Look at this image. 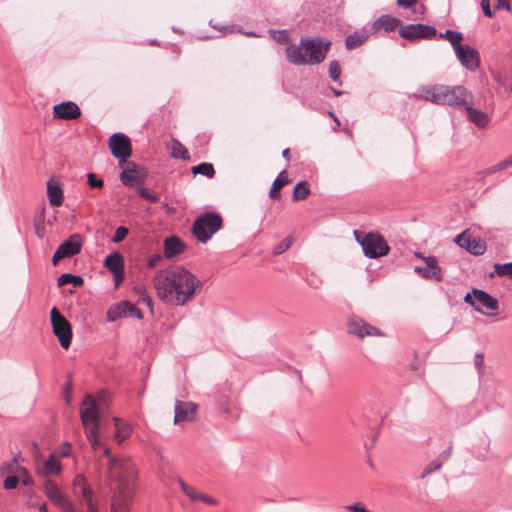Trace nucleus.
<instances>
[{
    "mask_svg": "<svg viewBox=\"0 0 512 512\" xmlns=\"http://www.w3.org/2000/svg\"><path fill=\"white\" fill-rule=\"evenodd\" d=\"M157 296L166 304L184 306L200 292L202 283L181 265L159 270L153 277Z\"/></svg>",
    "mask_w": 512,
    "mask_h": 512,
    "instance_id": "f257e3e1",
    "label": "nucleus"
},
{
    "mask_svg": "<svg viewBox=\"0 0 512 512\" xmlns=\"http://www.w3.org/2000/svg\"><path fill=\"white\" fill-rule=\"evenodd\" d=\"M103 454L108 458V478L115 488V503L125 507L130 501L131 485L136 484V468L128 458L113 456L107 446H103Z\"/></svg>",
    "mask_w": 512,
    "mask_h": 512,
    "instance_id": "f03ea898",
    "label": "nucleus"
},
{
    "mask_svg": "<svg viewBox=\"0 0 512 512\" xmlns=\"http://www.w3.org/2000/svg\"><path fill=\"white\" fill-rule=\"evenodd\" d=\"M409 98L461 109L467 104L468 99H472V95L465 87L460 85H428L422 86L416 92L409 94Z\"/></svg>",
    "mask_w": 512,
    "mask_h": 512,
    "instance_id": "7ed1b4c3",
    "label": "nucleus"
},
{
    "mask_svg": "<svg viewBox=\"0 0 512 512\" xmlns=\"http://www.w3.org/2000/svg\"><path fill=\"white\" fill-rule=\"evenodd\" d=\"M326 39L301 38L300 44L286 47V58L294 65L319 64L324 61L330 47Z\"/></svg>",
    "mask_w": 512,
    "mask_h": 512,
    "instance_id": "20e7f679",
    "label": "nucleus"
},
{
    "mask_svg": "<svg viewBox=\"0 0 512 512\" xmlns=\"http://www.w3.org/2000/svg\"><path fill=\"white\" fill-rule=\"evenodd\" d=\"M221 226L222 218L219 214L206 212L195 219L192 232L198 241L206 243L220 230Z\"/></svg>",
    "mask_w": 512,
    "mask_h": 512,
    "instance_id": "39448f33",
    "label": "nucleus"
},
{
    "mask_svg": "<svg viewBox=\"0 0 512 512\" xmlns=\"http://www.w3.org/2000/svg\"><path fill=\"white\" fill-rule=\"evenodd\" d=\"M356 240L361 245L365 256L375 259L385 256L389 252V247L382 236L379 234L368 233L362 239L358 231H354Z\"/></svg>",
    "mask_w": 512,
    "mask_h": 512,
    "instance_id": "423d86ee",
    "label": "nucleus"
},
{
    "mask_svg": "<svg viewBox=\"0 0 512 512\" xmlns=\"http://www.w3.org/2000/svg\"><path fill=\"white\" fill-rule=\"evenodd\" d=\"M50 316L53 333L58 338L62 348L68 349L72 340L71 324L55 307L51 309Z\"/></svg>",
    "mask_w": 512,
    "mask_h": 512,
    "instance_id": "0eeeda50",
    "label": "nucleus"
},
{
    "mask_svg": "<svg viewBox=\"0 0 512 512\" xmlns=\"http://www.w3.org/2000/svg\"><path fill=\"white\" fill-rule=\"evenodd\" d=\"M464 301L481 314H486L484 309L496 311L499 308L498 300L480 289H473L471 293H467Z\"/></svg>",
    "mask_w": 512,
    "mask_h": 512,
    "instance_id": "6e6552de",
    "label": "nucleus"
},
{
    "mask_svg": "<svg viewBox=\"0 0 512 512\" xmlns=\"http://www.w3.org/2000/svg\"><path fill=\"white\" fill-rule=\"evenodd\" d=\"M82 239L79 234H72L67 240L59 245L52 257L53 265H57L64 258L72 257L80 253Z\"/></svg>",
    "mask_w": 512,
    "mask_h": 512,
    "instance_id": "1a4fd4ad",
    "label": "nucleus"
},
{
    "mask_svg": "<svg viewBox=\"0 0 512 512\" xmlns=\"http://www.w3.org/2000/svg\"><path fill=\"white\" fill-rule=\"evenodd\" d=\"M415 256L422 258L426 267H414V272L427 280L441 281L443 278V271L438 265V261L434 256H422L421 253L416 252Z\"/></svg>",
    "mask_w": 512,
    "mask_h": 512,
    "instance_id": "9d476101",
    "label": "nucleus"
},
{
    "mask_svg": "<svg viewBox=\"0 0 512 512\" xmlns=\"http://www.w3.org/2000/svg\"><path fill=\"white\" fill-rule=\"evenodd\" d=\"M112 155L120 161H126L131 156L130 139L123 133H114L108 140Z\"/></svg>",
    "mask_w": 512,
    "mask_h": 512,
    "instance_id": "9b49d317",
    "label": "nucleus"
},
{
    "mask_svg": "<svg viewBox=\"0 0 512 512\" xmlns=\"http://www.w3.org/2000/svg\"><path fill=\"white\" fill-rule=\"evenodd\" d=\"M436 29L425 24H409L399 30V35L409 41L416 39H431L436 36Z\"/></svg>",
    "mask_w": 512,
    "mask_h": 512,
    "instance_id": "f8f14e48",
    "label": "nucleus"
},
{
    "mask_svg": "<svg viewBox=\"0 0 512 512\" xmlns=\"http://www.w3.org/2000/svg\"><path fill=\"white\" fill-rule=\"evenodd\" d=\"M80 416L85 429H88V427L94 425L95 428H99V413L97 403L92 395H86L84 398L80 410Z\"/></svg>",
    "mask_w": 512,
    "mask_h": 512,
    "instance_id": "ddd939ff",
    "label": "nucleus"
},
{
    "mask_svg": "<svg viewBox=\"0 0 512 512\" xmlns=\"http://www.w3.org/2000/svg\"><path fill=\"white\" fill-rule=\"evenodd\" d=\"M197 411L198 405L196 403L177 400L174 406V424L179 425L194 421Z\"/></svg>",
    "mask_w": 512,
    "mask_h": 512,
    "instance_id": "4468645a",
    "label": "nucleus"
},
{
    "mask_svg": "<svg viewBox=\"0 0 512 512\" xmlns=\"http://www.w3.org/2000/svg\"><path fill=\"white\" fill-rule=\"evenodd\" d=\"M455 55L461 65L469 71H475L480 66V56L478 51L470 45L463 44L462 47H458Z\"/></svg>",
    "mask_w": 512,
    "mask_h": 512,
    "instance_id": "2eb2a0df",
    "label": "nucleus"
},
{
    "mask_svg": "<svg viewBox=\"0 0 512 512\" xmlns=\"http://www.w3.org/2000/svg\"><path fill=\"white\" fill-rule=\"evenodd\" d=\"M348 332L363 339L366 336H384V334L376 327L370 325L361 318L353 317L349 320Z\"/></svg>",
    "mask_w": 512,
    "mask_h": 512,
    "instance_id": "dca6fc26",
    "label": "nucleus"
},
{
    "mask_svg": "<svg viewBox=\"0 0 512 512\" xmlns=\"http://www.w3.org/2000/svg\"><path fill=\"white\" fill-rule=\"evenodd\" d=\"M124 317L142 319L143 316L141 311L129 301H123L107 313L108 320L112 322Z\"/></svg>",
    "mask_w": 512,
    "mask_h": 512,
    "instance_id": "f3484780",
    "label": "nucleus"
},
{
    "mask_svg": "<svg viewBox=\"0 0 512 512\" xmlns=\"http://www.w3.org/2000/svg\"><path fill=\"white\" fill-rule=\"evenodd\" d=\"M37 473L44 477L57 475L62 471V465L56 453H52L42 464L37 463Z\"/></svg>",
    "mask_w": 512,
    "mask_h": 512,
    "instance_id": "a211bd4d",
    "label": "nucleus"
},
{
    "mask_svg": "<svg viewBox=\"0 0 512 512\" xmlns=\"http://www.w3.org/2000/svg\"><path fill=\"white\" fill-rule=\"evenodd\" d=\"M466 111L467 119L478 128H485L489 124L490 118L487 113L473 108L472 99H468L467 104L463 106Z\"/></svg>",
    "mask_w": 512,
    "mask_h": 512,
    "instance_id": "6ab92c4d",
    "label": "nucleus"
},
{
    "mask_svg": "<svg viewBox=\"0 0 512 512\" xmlns=\"http://www.w3.org/2000/svg\"><path fill=\"white\" fill-rule=\"evenodd\" d=\"M54 117L61 119H76L80 116L81 111L78 105L74 102H62L54 106Z\"/></svg>",
    "mask_w": 512,
    "mask_h": 512,
    "instance_id": "aec40b11",
    "label": "nucleus"
},
{
    "mask_svg": "<svg viewBox=\"0 0 512 512\" xmlns=\"http://www.w3.org/2000/svg\"><path fill=\"white\" fill-rule=\"evenodd\" d=\"M44 493L49 498V500L60 509L70 502L62 492L59 487L52 482L51 480H47L44 484Z\"/></svg>",
    "mask_w": 512,
    "mask_h": 512,
    "instance_id": "412c9836",
    "label": "nucleus"
},
{
    "mask_svg": "<svg viewBox=\"0 0 512 512\" xmlns=\"http://www.w3.org/2000/svg\"><path fill=\"white\" fill-rule=\"evenodd\" d=\"M184 243L176 236H170L164 239V256L168 259L181 254L184 251Z\"/></svg>",
    "mask_w": 512,
    "mask_h": 512,
    "instance_id": "4be33fe9",
    "label": "nucleus"
},
{
    "mask_svg": "<svg viewBox=\"0 0 512 512\" xmlns=\"http://www.w3.org/2000/svg\"><path fill=\"white\" fill-rule=\"evenodd\" d=\"M145 174L139 171L134 165L132 168H127L120 173V180L126 186H134L144 181Z\"/></svg>",
    "mask_w": 512,
    "mask_h": 512,
    "instance_id": "5701e85b",
    "label": "nucleus"
},
{
    "mask_svg": "<svg viewBox=\"0 0 512 512\" xmlns=\"http://www.w3.org/2000/svg\"><path fill=\"white\" fill-rule=\"evenodd\" d=\"M47 196L50 205L59 207L63 204V190L60 184L53 180L47 182Z\"/></svg>",
    "mask_w": 512,
    "mask_h": 512,
    "instance_id": "b1692460",
    "label": "nucleus"
},
{
    "mask_svg": "<svg viewBox=\"0 0 512 512\" xmlns=\"http://www.w3.org/2000/svg\"><path fill=\"white\" fill-rule=\"evenodd\" d=\"M113 421L115 426L114 440L118 443H122L124 440L130 437L132 427L128 422L120 418H114Z\"/></svg>",
    "mask_w": 512,
    "mask_h": 512,
    "instance_id": "393cba45",
    "label": "nucleus"
},
{
    "mask_svg": "<svg viewBox=\"0 0 512 512\" xmlns=\"http://www.w3.org/2000/svg\"><path fill=\"white\" fill-rule=\"evenodd\" d=\"M400 21L390 15H383L373 22V30L384 29L387 32L395 30Z\"/></svg>",
    "mask_w": 512,
    "mask_h": 512,
    "instance_id": "a878e982",
    "label": "nucleus"
},
{
    "mask_svg": "<svg viewBox=\"0 0 512 512\" xmlns=\"http://www.w3.org/2000/svg\"><path fill=\"white\" fill-rule=\"evenodd\" d=\"M370 32L366 30L357 31L353 34H350L345 39V47L348 50L355 49L361 46L364 42L369 38Z\"/></svg>",
    "mask_w": 512,
    "mask_h": 512,
    "instance_id": "bb28decb",
    "label": "nucleus"
},
{
    "mask_svg": "<svg viewBox=\"0 0 512 512\" xmlns=\"http://www.w3.org/2000/svg\"><path fill=\"white\" fill-rule=\"evenodd\" d=\"M104 266L111 272L116 273L124 269L123 257L119 252L109 254L104 261Z\"/></svg>",
    "mask_w": 512,
    "mask_h": 512,
    "instance_id": "cd10ccee",
    "label": "nucleus"
},
{
    "mask_svg": "<svg viewBox=\"0 0 512 512\" xmlns=\"http://www.w3.org/2000/svg\"><path fill=\"white\" fill-rule=\"evenodd\" d=\"M6 468L9 469L10 472L16 473L19 477V482H22L25 486H30L33 484V480L30 477L28 471L23 467H19L15 461L7 464Z\"/></svg>",
    "mask_w": 512,
    "mask_h": 512,
    "instance_id": "c85d7f7f",
    "label": "nucleus"
},
{
    "mask_svg": "<svg viewBox=\"0 0 512 512\" xmlns=\"http://www.w3.org/2000/svg\"><path fill=\"white\" fill-rule=\"evenodd\" d=\"M440 38H445L451 44L454 52L458 50V47H462L461 41L463 40V35L460 32L453 30H446L444 33L439 34Z\"/></svg>",
    "mask_w": 512,
    "mask_h": 512,
    "instance_id": "c756f323",
    "label": "nucleus"
},
{
    "mask_svg": "<svg viewBox=\"0 0 512 512\" xmlns=\"http://www.w3.org/2000/svg\"><path fill=\"white\" fill-rule=\"evenodd\" d=\"M170 156L175 159H189L188 150L177 140L172 139L170 146Z\"/></svg>",
    "mask_w": 512,
    "mask_h": 512,
    "instance_id": "7c9ffc66",
    "label": "nucleus"
},
{
    "mask_svg": "<svg viewBox=\"0 0 512 512\" xmlns=\"http://www.w3.org/2000/svg\"><path fill=\"white\" fill-rule=\"evenodd\" d=\"M288 183V177L285 171H282L277 178L274 180L272 187L269 191V196L271 198H278L279 194L277 190L281 189L285 184Z\"/></svg>",
    "mask_w": 512,
    "mask_h": 512,
    "instance_id": "2f4dec72",
    "label": "nucleus"
},
{
    "mask_svg": "<svg viewBox=\"0 0 512 512\" xmlns=\"http://www.w3.org/2000/svg\"><path fill=\"white\" fill-rule=\"evenodd\" d=\"M98 430L99 428H95V425L85 429L86 437L93 450H97L104 446L98 437Z\"/></svg>",
    "mask_w": 512,
    "mask_h": 512,
    "instance_id": "473e14b6",
    "label": "nucleus"
},
{
    "mask_svg": "<svg viewBox=\"0 0 512 512\" xmlns=\"http://www.w3.org/2000/svg\"><path fill=\"white\" fill-rule=\"evenodd\" d=\"M486 243L480 238H473L471 239L470 245L467 249L469 253L475 256L483 255L486 251Z\"/></svg>",
    "mask_w": 512,
    "mask_h": 512,
    "instance_id": "72a5a7b5",
    "label": "nucleus"
},
{
    "mask_svg": "<svg viewBox=\"0 0 512 512\" xmlns=\"http://www.w3.org/2000/svg\"><path fill=\"white\" fill-rule=\"evenodd\" d=\"M79 492L81 493V495L85 499L88 512H92V511L93 512H98L97 505L93 501V491H92V489L88 485H86V486L82 487L79 490Z\"/></svg>",
    "mask_w": 512,
    "mask_h": 512,
    "instance_id": "f704fd0d",
    "label": "nucleus"
},
{
    "mask_svg": "<svg viewBox=\"0 0 512 512\" xmlns=\"http://www.w3.org/2000/svg\"><path fill=\"white\" fill-rule=\"evenodd\" d=\"M494 271L490 273V277L493 278L495 276H507L512 278V262L504 263V264H494Z\"/></svg>",
    "mask_w": 512,
    "mask_h": 512,
    "instance_id": "c9c22d12",
    "label": "nucleus"
},
{
    "mask_svg": "<svg viewBox=\"0 0 512 512\" xmlns=\"http://www.w3.org/2000/svg\"><path fill=\"white\" fill-rule=\"evenodd\" d=\"M68 283H72L75 287H79V286H81L83 284V279L80 276L73 275V274H70V273L62 274L57 279L58 286H64V285H66Z\"/></svg>",
    "mask_w": 512,
    "mask_h": 512,
    "instance_id": "e433bc0d",
    "label": "nucleus"
},
{
    "mask_svg": "<svg viewBox=\"0 0 512 512\" xmlns=\"http://www.w3.org/2000/svg\"><path fill=\"white\" fill-rule=\"evenodd\" d=\"M310 193L309 187L306 182L301 181L297 183L293 190V200L299 201L305 199Z\"/></svg>",
    "mask_w": 512,
    "mask_h": 512,
    "instance_id": "4c0bfd02",
    "label": "nucleus"
},
{
    "mask_svg": "<svg viewBox=\"0 0 512 512\" xmlns=\"http://www.w3.org/2000/svg\"><path fill=\"white\" fill-rule=\"evenodd\" d=\"M192 173L193 174H201V175H204L208 178H211L214 176L215 174V170H214V167L212 164L210 163H207V162H204V163H201L199 165H196V166H193L192 167Z\"/></svg>",
    "mask_w": 512,
    "mask_h": 512,
    "instance_id": "58836bf2",
    "label": "nucleus"
},
{
    "mask_svg": "<svg viewBox=\"0 0 512 512\" xmlns=\"http://www.w3.org/2000/svg\"><path fill=\"white\" fill-rule=\"evenodd\" d=\"M509 167H512V158H511V156L508 157L506 160H503V161H501V162H499V163H497V164L487 168L485 173L487 175H492L494 173H497V172H499L501 170H504V169H507Z\"/></svg>",
    "mask_w": 512,
    "mask_h": 512,
    "instance_id": "ea45409f",
    "label": "nucleus"
},
{
    "mask_svg": "<svg viewBox=\"0 0 512 512\" xmlns=\"http://www.w3.org/2000/svg\"><path fill=\"white\" fill-rule=\"evenodd\" d=\"M443 465V460L442 459H434L432 460L421 472V475L420 477L421 478H425L427 477L428 475H430L432 472H435L437 470H439Z\"/></svg>",
    "mask_w": 512,
    "mask_h": 512,
    "instance_id": "a19ab883",
    "label": "nucleus"
},
{
    "mask_svg": "<svg viewBox=\"0 0 512 512\" xmlns=\"http://www.w3.org/2000/svg\"><path fill=\"white\" fill-rule=\"evenodd\" d=\"M294 239L292 236L286 237L281 243L277 244L273 248V254L274 255H281L285 251H287L293 244Z\"/></svg>",
    "mask_w": 512,
    "mask_h": 512,
    "instance_id": "79ce46f5",
    "label": "nucleus"
},
{
    "mask_svg": "<svg viewBox=\"0 0 512 512\" xmlns=\"http://www.w3.org/2000/svg\"><path fill=\"white\" fill-rule=\"evenodd\" d=\"M113 489V499H112V512H125L126 510L129 509L132 501H133V497H134V491H135V485H131V497H130V501L127 503V506L125 507H120L118 505H116L115 503V488H112Z\"/></svg>",
    "mask_w": 512,
    "mask_h": 512,
    "instance_id": "37998d69",
    "label": "nucleus"
},
{
    "mask_svg": "<svg viewBox=\"0 0 512 512\" xmlns=\"http://www.w3.org/2000/svg\"><path fill=\"white\" fill-rule=\"evenodd\" d=\"M340 74H341V68H340V65L338 63V61L336 60H333L329 63V76L330 78L337 82L339 81L340 79Z\"/></svg>",
    "mask_w": 512,
    "mask_h": 512,
    "instance_id": "c03bdc74",
    "label": "nucleus"
},
{
    "mask_svg": "<svg viewBox=\"0 0 512 512\" xmlns=\"http://www.w3.org/2000/svg\"><path fill=\"white\" fill-rule=\"evenodd\" d=\"M471 239L472 237L467 235L466 232H463L461 234H458L455 238H454V242L459 245L461 248H464V249H468L469 245H470V242H471Z\"/></svg>",
    "mask_w": 512,
    "mask_h": 512,
    "instance_id": "a18cd8bd",
    "label": "nucleus"
},
{
    "mask_svg": "<svg viewBox=\"0 0 512 512\" xmlns=\"http://www.w3.org/2000/svg\"><path fill=\"white\" fill-rule=\"evenodd\" d=\"M272 37L279 44H286L289 41L288 32L286 30L272 31Z\"/></svg>",
    "mask_w": 512,
    "mask_h": 512,
    "instance_id": "49530a36",
    "label": "nucleus"
},
{
    "mask_svg": "<svg viewBox=\"0 0 512 512\" xmlns=\"http://www.w3.org/2000/svg\"><path fill=\"white\" fill-rule=\"evenodd\" d=\"M128 234V229L124 226H120L116 229L115 234L112 238V242L119 243L125 239Z\"/></svg>",
    "mask_w": 512,
    "mask_h": 512,
    "instance_id": "de8ad7c7",
    "label": "nucleus"
},
{
    "mask_svg": "<svg viewBox=\"0 0 512 512\" xmlns=\"http://www.w3.org/2000/svg\"><path fill=\"white\" fill-rule=\"evenodd\" d=\"M88 184L91 188H102L104 182L102 179H98L94 173L87 174Z\"/></svg>",
    "mask_w": 512,
    "mask_h": 512,
    "instance_id": "09e8293b",
    "label": "nucleus"
},
{
    "mask_svg": "<svg viewBox=\"0 0 512 512\" xmlns=\"http://www.w3.org/2000/svg\"><path fill=\"white\" fill-rule=\"evenodd\" d=\"M138 193L142 198H144L152 203H155L158 201L157 196L153 195L147 188H144V187L139 188Z\"/></svg>",
    "mask_w": 512,
    "mask_h": 512,
    "instance_id": "8fccbe9b",
    "label": "nucleus"
},
{
    "mask_svg": "<svg viewBox=\"0 0 512 512\" xmlns=\"http://www.w3.org/2000/svg\"><path fill=\"white\" fill-rule=\"evenodd\" d=\"M19 483V477L18 475L10 476L5 479L4 481V487L6 489H14L16 488L17 484Z\"/></svg>",
    "mask_w": 512,
    "mask_h": 512,
    "instance_id": "3c124183",
    "label": "nucleus"
},
{
    "mask_svg": "<svg viewBox=\"0 0 512 512\" xmlns=\"http://www.w3.org/2000/svg\"><path fill=\"white\" fill-rule=\"evenodd\" d=\"M161 260H162L161 254H159V253L153 254V255L149 256V258L147 260V265L149 268H154L161 262Z\"/></svg>",
    "mask_w": 512,
    "mask_h": 512,
    "instance_id": "603ef678",
    "label": "nucleus"
},
{
    "mask_svg": "<svg viewBox=\"0 0 512 512\" xmlns=\"http://www.w3.org/2000/svg\"><path fill=\"white\" fill-rule=\"evenodd\" d=\"M481 8L483 10V13L485 16L491 18L493 17V12L490 8V3H489V0H482L481 1Z\"/></svg>",
    "mask_w": 512,
    "mask_h": 512,
    "instance_id": "864d4df0",
    "label": "nucleus"
},
{
    "mask_svg": "<svg viewBox=\"0 0 512 512\" xmlns=\"http://www.w3.org/2000/svg\"><path fill=\"white\" fill-rule=\"evenodd\" d=\"M71 452V446L68 443H65L60 450L57 453L58 458L59 457H68Z\"/></svg>",
    "mask_w": 512,
    "mask_h": 512,
    "instance_id": "5fc2aeb1",
    "label": "nucleus"
},
{
    "mask_svg": "<svg viewBox=\"0 0 512 512\" xmlns=\"http://www.w3.org/2000/svg\"><path fill=\"white\" fill-rule=\"evenodd\" d=\"M62 512H81V509L77 507L72 501H70L68 504H65L61 508Z\"/></svg>",
    "mask_w": 512,
    "mask_h": 512,
    "instance_id": "6e6d98bb",
    "label": "nucleus"
},
{
    "mask_svg": "<svg viewBox=\"0 0 512 512\" xmlns=\"http://www.w3.org/2000/svg\"><path fill=\"white\" fill-rule=\"evenodd\" d=\"M86 480L84 476L77 475L74 479V486L76 490H80L82 487L86 486Z\"/></svg>",
    "mask_w": 512,
    "mask_h": 512,
    "instance_id": "4d7b16f0",
    "label": "nucleus"
},
{
    "mask_svg": "<svg viewBox=\"0 0 512 512\" xmlns=\"http://www.w3.org/2000/svg\"><path fill=\"white\" fill-rule=\"evenodd\" d=\"M347 509L352 512H368V510L360 503H355L347 506Z\"/></svg>",
    "mask_w": 512,
    "mask_h": 512,
    "instance_id": "13d9d810",
    "label": "nucleus"
},
{
    "mask_svg": "<svg viewBox=\"0 0 512 512\" xmlns=\"http://www.w3.org/2000/svg\"><path fill=\"white\" fill-rule=\"evenodd\" d=\"M186 495L192 500V501H198L200 499L201 493L196 491L194 488H190Z\"/></svg>",
    "mask_w": 512,
    "mask_h": 512,
    "instance_id": "bf43d9fd",
    "label": "nucleus"
},
{
    "mask_svg": "<svg viewBox=\"0 0 512 512\" xmlns=\"http://www.w3.org/2000/svg\"><path fill=\"white\" fill-rule=\"evenodd\" d=\"M495 8L500 10V9H506V10H510L511 8V5L508 1L506 0H497V3L495 5Z\"/></svg>",
    "mask_w": 512,
    "mask_h": 512,
    "instance_id": "052dcab7",
    "label": "nucleus"
},
{
    "mask_svg": "<svg viewBox=\"0 0 512 512\" xmlns=\"http://www.w3.org/2000/svg\"><path fill=\"white\" fill-rule=\"evenodd\" d=\"M113 274V277H114V281H115V285L116 286H119V284L123 281L124 279V269L121 270V271H118L116 273H112Z\"/></svg>",
    "mask_w": 512,
    "mask_h": 512,
    "instance_id": "680f3d73",
    "label": "nucleus"
},
{
    "mask_svg": "<svg viewBox=\"0 0 512 512\" xmlns=\"http://www.w3.org/2000/svg\"><path fill=\"white\" fill-rule=\"evenodd\" d=\"M213 28L221 31L223 34H228V33H233L235 31V27L234 26H222V27H217L215 25H213Z\"/></svg>",
    "mask_w": 512,
    "mask_h": 512,
    "instance_id": "e2e57ef3",
    "label": "nucleus"
},
{
    "mask_svg": "<svg viewBox=\"0 0 512 512\" xmlns=\"http://www.w3.org/2000/svg\"><path fill=\"white\" fill-rule=\"evenodd\" d=\"M417 0H397V4L404 8H409L414 5Z\"/></svg>",
    "mask_w": 512,
    "mask_h": 512,
    "instance_id": "0e129e2a",
    "label": "nucleus"
},
{
    "mask_svg": "<svg viewBox=\"0 0 512 512\" xmlns=\"http://www.w3.org/2000/svg\"><path fill=\"white\" fill-rule=\"evenodd\" d=\"M199 501H202V502H204L206 504H210V505H215L216 504V501L213 498H211V497H209V496H207L205 494H201L200 495Z\"/></svg>",
    "mask_w": 512,
    "mask_h": 512,
    "instance_id": "69168bd1",
    "label": "nucleus"
},
{
    "mask_svg": "<svg viewBox=\"0 0 512 512\" xmlns=\"http://www.w3.org/2000/svg\"><path fill=\"white\" fill-rule=\"evenodd\" d=\"M483 362H484V357L482 354L480 353H477L475 355V365L478 367V368H481L482 365H483Z\"/></svg>",
    "mask_w": 512,
    "mask_h": 512,
    "instance_id": "338daca9",
    "label": "nucleus"
},
{
    "mask_svg": "<svg viewBox=\"0 0 512 512\" xmlns=\"http://www.w3.org/2000/svg\"><path fill=\"white\" fill-rule=\"evenodd\" d=\"M177 482L181 488V490L186 494L188 490L191 488L189 485H187L181 478L177 479Z\"/></svg>",
    "mask_w": 512,
    "mask_h": 512,
    "instance_id": "774afa93",
    "label": "nucleus"
}]
</instances>
